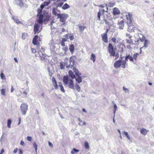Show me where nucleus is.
Returning a JSON list of instances; mask_svg holds the SVG:
<instances>
[{"instance_id": "f257e3e1", "label": "nucleus", "mask_w": 154, "mask_h": 154, "mask_svg": "<svg viewBox=\"0 0 154 154\" xmlns=\"http://www.w3.org/2000/svg\"><path fill=\"white\" fill-rule=\"evenodd\" d=\"M74 62V59L73 57H71L69 60L67 58H65L64 64L66 66L67 68H71L73 66Z\"/></svg>"}, {"instance_id": "f03ea898", "label": "nucleus", "mask_w": 154, "mask_h": 154, "mask_svg": "<svg viewBox=\"0 0 154 154\" xmlns=\"http://www.w3.org/2000/svg\"><path fill=\"white\" fill-rule=\"evenodd\" d=\"M28 110V105L26 103H23L21 104L20 106V110L23 115H25L26 114V112Z\"/></svg>"}, {"instance_id": "7ed1b4c3", "label": "nucleus", "mask_w": 154, "mask_h": 154, "mask_svg": "<svg viewBox=\"0 0 154 154\" xmlns=\"http://www.w3.org/2000/svg\"><path fill=\"white\" fill-rule=\"evenodd\" d=\"M68 15L67 14H60L58 17L57 18L60 19V21L63 23V25H65V22L66 19L68 17Z\"/></svg>"}, {"instance_id": "20e7f679", "label": "nucleus", "mask_w": 154, "mask_h": 154, "mask_svg": "<svg viewBox=\"0 0 154 154\" xmlns=\"http://www.w3.org/2000/svg\"><path fill=\"white\" fill-rule=\"evenodd\" d=\"M108 50L111 56H115V52L114 50L113 47L111 43H109V44Z\"/></svg>"}, {"instance_id": "39448f33", "label": "nucleus", "mask_w": 154, "mask_h": 154, "mask_svg": "<svg viewBox=\"0 0 154 154\" xmlns=\"http://www.w3.org/2000/svg\"><path fill=\"white\" fill-rule=\"evenodd\" d=\"M40 12L39 13H38V14L37 15V16H38V19L37 20V21L38 23L40 24H42L44 20V17L43 16L42 14H40V13L42 12V11L41 10H40Z\"/></svg>"}, {"instance_id": "423d86ee", "label": "nucleus", "mask_w": 154, "mask_h": 154, "mask_svg": "<svg viewBox=\"0 0 154 154\" xmlns=\"http://www.w3.org/2000/svg\"><path fill=\"white\" fill-rule=\"evenodd\" d=\"M132 16V15L130 14V13H128V15H126L127 19L128 20L127 23L128 26V25H131L132 24V23L131 19Z\"/></svg>"}, {"instance_id": "0eeeda50", "label": "nucleus", "mask_w": 154, "mask_h": 154, "mask_svg": "<svg viewBox=\"0 0 154 154\" xmlns=\"http://www.w3.org/2000/svg\"><path fill=\"white\" fill-rule=\"evenodd\" d=\"M122 57H121V59L119 60L116 61L114 64V66L116 68H119L122 65Z\"/></svg>"}, {"instance_id": "6e6552de", "label": "nucleus", "mask_w": 154, "mask_h": 154, "mask_svg": "<svg viewBox=\"0 0 154 154\" xmlns=\"http://www.w3.org/2000/svg\"><path fill=\"white\" fill-rule=\"evenodd\" d=\"M39 25L36 23H35L34 25V34H35L36 33H38L40 32L38 30V29L39 27Z\"/></svg>"}, {"instance_id": "1a4fd4ad", "label": "nucleus", "mask_w": 154, "mask_h": 154, "mask_svg": "<svg viewBox=\"0 0 154 154\" xmlns=\"http://www.w3.org/2000/svg\"><path fill=\"white\" fill-rule=\"evenodd\" d=\"M108 31L107 30L106 33H103L102 35V37L103 40L105 43H107L108 42L107 33Z\"/></svg>"}, {"instance_id": "9d476101", "label": "nucleus", "mask_w": 154, "mask_h": 154, "mask_svg": "<svg viewBox=\"0 0 154 154\" xmlns=\"http://www.w3.org/2000/svg\"><path fill=\"white\" fill-rule=\"evenodd\" d=\"M149 44V42L148 40L147 39H146L145 40L143 46L141 48H140V53H141V49L143 48H144L145 49H146V48H147L148 47Z\"/></svg>"}, {"instance_id": "9b49d317", "label": "nucleus", "mask_w": 154, "mask_h": 154, "mask_svg": "<svg viewBox=\"0 0 154 154\" xmlns=\"http://www.w3.org/2000/svg\"><path fill=\"white\" fill-rule=\"evenodd\" d=\"M69 79L67 76H65L63 78V81L64 83V85H67L69 82Z\"/></svg>"}, {"instance_id": "f8f14e48", "label": "nucleus", "mask_w": 154, "mask_h": 154, "mask_svg": "<svg viewBox=\"0 0 154 154\" xmlns=\"http://www.w3.org/2000/svg\"><path fill=\"white\" fill-rule=\"evenodd\" d=\"M15 3L20 7H23V2L22 0H14Z\"/></svg>"}, {"instance_id": "ddd939ff", "label": "nucleus", "mask_w": 154, "mask_h": 154, "mask_svg": "<svg viewBox=\"0 0 154 154\" xmlns=\"http://www.w3.org/2000/svg\"><path fill=\"white\" fill-rule=\"evenodd\" d=\"M69 87L72 89H74V85L72 79H69L68 83Z\"/></svg>"}, {"instance_id": "4468645a", "label": "nucleus", "mask_w": 154, "mask_h": 154, "mask_svg": "<svg viewBox=\"0 0 154 154\" xmlns=\"http://www.w3.org/2000/svg\"><path fill=\"white\" fill-rule=\"evenodd\" d=\"M124 22L123 20H121L119 22L118 24L119 26V29H123L124 25Z\"/></svg>"}, {"instance_id": "2eb2a0df", "label": "nucleus", "mask_w": 154, "mask_h": 154, "mask_svg": "<svg viewBox=\"0 0 154 154\" xmlns=\"http://www.w3.org/2000/svg\"><path fill=\"white\" fill-rule=\"evenodd\" d=\"M113 14L115 16L119 15L120 14V11L118 8H115L113 11Z\"/></svg>"}, {"instance_id": "dca6fc26", "label": "nucleus", "mask_w": 154, "mask_h": 154, "mask_svg": "<svg viewBox=\"0 0 154 154\" xmlns=\"http://www.w3.org/2000/svg\"><path fill=\"white\" fill-rule=\"evenodd\" d=\"M38 35H35L34 36L32 40V43L34 45H37L38 43Z\"/></svg>"}, {"instance_id": "f3484780", "label": "nucleus", "mask_w": 154, "mask_h": 154, "mask_svg": "<svg viewBox=\"0 0 154 154\" xmlns=\"http://www.w3.org/2000/svg\"><path fill=\"white\" fill-rule=\"evenodd\" d=\"M52 81L53 84V85L55 89H57L58 88V85L57 84V82L55 78L53 77L52 78Z\"/></svg>"}, {"instance_id": "a211bd4d", "label": "nucleus", "mask_w": 154, "mask_h": 154, "mask_svg": "<svg viewBox=\"0 0 154 154\" xmlns=\"http://www.w3.org/2000/svg\"><path fill=\"white\" fill-rule=\"evenodd\" d=\"M77 26L79 29L80 32L82 33L83 32L84 29L86 28V26H82L81 24H80L78 25Z\"/></svg>"}, {"instance_id": "6ab92c4d", "label": "nucleus", "mask_w": 154, "mask_h": 154, "mask_svg": "<svg viewBox=\"0 0 154 154\" xmlns=\"http://www.w3.org/2000/svg\"><path fill=\"white\" fill-rule=\"evenodd\" d=\"M75 48L74 45L73 44H71L69 45V50L71 54H72L74 51Z\"/></svg>"}, {"instance_id": "aec40b11", "label": "nucleus", "mask_w": 154, "mask_h": 154, "mask_svg": "<svg viewBox=\"0 0 154 154\" xmlns=\"http://www.w3.org/2000/svg\"><path fill=\"white\" fill-rule=\"evenodd\" d=\"M73 70L74 72H75V74L77 76H79L81 75L79 71L75 67H73Z\"/></svg>"}, {"instance_id": "412c9836", "label": "nucleus", "mask_w": 154, "mask_h": 154, "mask_svg": "<svg viewBox=\"0 0 154 154\" xmlns=\"http://www.w3.org/2000/svg\"><path fill=\"white\" fill-rule=\"evenodd\" d=\"M112 103L113 104V107L114 108V109L113 110V113L114 114V117L116 111L118 109V107L114 101H112Z\"/></svg>"}, {"instance_id": "4be33fe9", "label": "nucleus", "mask_w": 154, "mask_h": 154, "mask_svg": "<svg viewBox=\"0 0 154 154\" xmlns=\"http://www.w3.org/2000/svg\"><path fill=\"white\" fill-rule=\"evenodd\" d=\"M125 59L127 61L128 59H129V60L133 62L134 59L133 57L130 55H128L127 56H126L125 57Z\"/></svg>"}, {"instance_id": "5701e85b", "label": "nucleus", "mask_w": 154, "mask_h": 154, "mask_svg": "<svg viewBox=\"0 0 154 154\" xmlns=\"http://www.w3.org/2000/svg\"><path fill=\"white\" fill-rule=\"evenodd\" d=\"M52 12L53 15L55 16H57V17L59 16V15L60 14H58L57 13V9L54 8H52Z\"/></svg>"}, {"instance_id": "b1692460", "label": "nucleus", "mask_w": 154, "mask_h": 154, "mask_svg": "<svg viewBox=\"0 0 154 154\" xmlns=\"http://www.w3.org/2000/svg\"><path fill=\"white\" fill-rule=\"evenodd\" d=\"M123 134H124L126 137H127V138L131 142H132V141L131 140V138L130 137L128 133L126 131H123L122 133Z\"/></svg>"}, {"instance_id": "393cba45", "label": "nucleus", "mask_w": 154, "mask_h": 154, "mask_svg": "<svg viewBox=\"0 0 154 154\" xmlns=\"http://www.w3.org/2000/svg\"><path fill=\"white\" fill-rule=\"evenodd\" d=\"M68 74H69V76H70L72 79H73L75 78V75H74L72 72L71 70H69V71Z\"/></svg>"}, {"instance_id": "a878e982", "label": "nucleus", "mask_w": 154, "mask_h": 154, "mask_svg": "<svg viewBox=\"0 0 154 154\" xmlns=\"http://www.w3.org/2000/svg\"><path fill=\"white\" fill-rule=\"evenodd\" d=\"M148 131V130H146L145 129L143 128L140 130V133L143 135H146Z\"/></svg>"}, {"instance_id": "bb28decb", "label": "nucleus", "mask_w": 154, "mask_h": 154, "mask_svg": "<svg viewBox=\"0 0 154 154\" xmlns=\"http://www.w3.org/2000/svg\"><path fill=\"white\" fill-rule=\"evenodd\" d=\"M128 31L130 32L134 31V27L132 25H128Z\"/></svg>"}, {"instance_id": "cd10ccee", "label": "nucleus", "mask_w": 154, "mask_h": 154, "mask_svg": "<svg viewBox=\"0 0 154 154\" xmlns=\"http://www.w3.org/2000/svg\"><path fill=\"white\" fill-rule=\"evenodd\" d=\"M77 76V78H76L75 77V79L76 81L78 83H80L82 81V77L80 76V75Z\"/></svg>"}, {"instance_id": "c85d7f7f", "label": "nucleus", "mask_w": 154, "mask_h": 154, "mask_svg": "<svg viewBox=\"0 0 154 154\" xmlns=\"http://www.w3.org/2000/svg\"><path fill=\"white\" fill-rule=\"evenodd\" d=\"M12 18L14 22L17 24L21 23V22L19 20L15 17H12Z\"/></svg>"}, {"instance_id": "c756f323", "label": "nucleus", "mask_w": 154, "mask_h": 154, "mask_svg": "<svg viewBox=\"0 0 154 154\" xmlns=\"http://www.w3.org/2000/svg\"><path fill=\"white\" fill-rule=\"evenodd\" d=\"M129 39H126V43L128 44H130V45L132 44L133 43V40L131 39V36H129Z\"/></svg>"}, {"instance_id": "7c9ffc66", "label": "nucleus", "mask_w": 154, "mask_h": 154, "mask_svg": "<svg viewBox=\"0 0 154 154\" xmlns=\"http://www.w3.org/2000/svg\"><path fill=\"white\" fill-rule=\"evenodd\" d=\"M69 6L66 3L62 7V8L63 10H66L69 8Z\"/></svg>"}, {"instance_id": "2f4dec72", "label": "nucleus", "mask_w": 154, "mask_h": 154, "mask_svg": "<svg viewBox=\"0 0 154 154\" xmlns=\"http://www.w3.org/2000/svg\"><path fill=\"white\" fill-rule=\"evenodd\" d=\"M104 21H105L106 24L107 26L108 25L109 27L111 26L112 24L109 21V20H104Z\"/></svg>"}, {"instance_id": "473e14b6", "label": "nucleus", "mask_w": 154, "mask_h": 154, "mask_svg": "<svg viewBox=\"0 0 154 154\" xmlns=\"http://www.w3.org/2000/svg\"><path fill=\"white\" fill-rule=\"evenodd\" d=\"M59 85L60 88V90L63 93H64L65 92V91L64 89L63 86L62 85V83L61 82L59 83Z\"/></svg>"}, {"instance_id": "72a5a7b5", "label": "nucleus", "mask_w": 154, "mask_h": 154, "mask_svg": "<svg viewBox=\"0 0 154 154\" xmlns=\"http://www.w3.org/2000/svg\"><path fill=\"white\" fill-rule=\"evenodd\" d=\"M1 94L2 95L5 96L6 95V90L5 88L2 89L1 90Z\"/></svg>"}, {"instance_id": "f704fd0d", "label": "nucleus", "mask_w": 154, "mask_h": 154, "mask_svg": "<svg viewBox=\"0 0 154 154\" xmlns=\"http://www.w3.org/2000/svg\"><path fill=\"white\" fill-rule=\"evenodd\" d=\"M69 38L71 41H72L74 39V36L73 33H70L69 35Z\"/></svg>"}, {"instance_id": "c9c22d12", "label": "nucleus", "mask_w": 154, "mask_h": 154, "mask_svg": "<svg viewBox=\"0 0 154 154\" xmlns=\"http://www.w3.org/2000/svg\"><path fill=\"white\" fill-rule=\"evenodd\" d=\"M79 151V150L75 148H73V149L71 151V153L72 154H74L76 152H77Z\"/></svg>"}, {"instance_id": "e433bc0d", "label": "nucleus", "mask_w": 154, "mask_h": 154, "mask_svg": "<svg viewBox=\"0 0 154 154\" xmlns=\"http://www.w3.org/2000/svg\"><path fill=\"white\" fill-rule=\"evenodd\" d=\"M115 4V2L114 1H111L109 2L108 6L110 7L113 6Z\"/></svg>"}, {"instance_id": "4c0bfd02", "label": "nucleus", "mask_w": 154, "mask_h": 154, "mask_svg": "<svg viewBox=\"0 0 154 154\" xmlns=\"http://www.w3.org/2000/svg\"><path fill=\"white\" fill-rule=\"evenodd\" d=\"M75 88L78 92H80V88L77 83L76 84L75 86Z\"/></svg>"}, {"instance_id": "58836bf2", "label": "nucleus", "mask_w": 154, "mask_h": 154, "mask_svg": "<svg viewBox=\"0 0 154 154\" xmlns=\"http://www.w3.org/2000/svg\"><path fill=\"white\" fill-rule=\"evenodd\" d=\"M139 56V54L138 53H136L134 54L133 58L135 60H136L137 57Z\"/></svg>"}, {"instance_id": "ea45409f", "label": "nucleus", "mask_w": 154, "mask_h": 154, "mask_svg": "<svg viewBox=\"0 0 154 154\" xmlns=\"http://www.w3.org/2000/svg\"><path fill=\"white\" fill-rule=\"evenodd\" d=\"M11 119H9L8 120L7 126L8 128H11Z\"/></svg>"}, {"instance_id": "a19ab883", "label": "nucleus", "mask_w": 154, "mask_h": 154, "mask_svg": "<svg viewBox=\"0 0 154 154\" xmlns=\"http://www.w3.org/2000/svg\"><path fill=\"white\" fill-rule=\"evenodd\" d=\"M62 49L64 51L65 53H66L68 50V48L67 46H64L62 48Z\"/></svg>"}, {"instance_id": "79ce46f5", "label": "nucleus", "mask_w": 154, "mask_h": 154, "mask_svg": "<svg viewBox=\"0 0 154 154\" xmlns=\"http://www.w3.org/2000/svg\"><path fill=\"white\" fill-rule=\"evenodd\" d=\"M33 146L35 149V152H36L37 149V145L35 142H34L33 143Z\"/></svg>"}, {"instance_id": "37998d69", "label": "nucleus", "mask_w": 154, "mask_h": 154, "mask_svg": "<svg viewBox=\"0 0 154 154\" xmlns=\"http://www.w3.org/2000/svg\"><path fill=\"white\" fill-rule=\"evenodd\" d=\"M91 59L94 62H95V56L94 54H91Z\"/></svg>"}, {"instance_id": "c03bdc74", "label": "nucleus", "mask_w": 154, "mask_h": 154, "mask_svg": "<svg viewBox=\"0 0 154 154\" xmlns=\"http://www.w3.org/2000/svg\"><path fill=\"white\" fill-rule=\"evenodd\" d=\"M126 61H127L125 59V60H123V61L122 62V67H123L124 68H125V64H126Z\"/></svg>"}, {"instance_id": "a18cd8bd", "label": "nucleus", "mask_w": 154, "mask_h": 154, "mask_svg": "<svg viewBox=\"0 0 154 154\" xmlns=\"http://www.w3.org/2000/svg\"><path fill=\"white\" fill-rule=\"evenodd\" d=\"M85 146L86 149H88L89 148V146L88 143L87 142L85 143Z\"/></svg>"}, {"instance_id": "49530a36", "label": "nucleus", "mask_w": 154, "mask_h": 154, "mask_svg": "<svg viewBox=\"0 0 154 154\" xmlns=\"http://www.w3.org/2000/svg\"><path fill=\"white\" fill-rule=\"evenodd\" d=\"M101 10H99V12L97 14V17H98V20H100V16L101 15Z\"/></svg>"}, {"instance_id": "de8ad7c7", "label": "nucleus", "mask_w": 154, "mask_h": 154, "mask_svg": "<svg viewBox=\"0 0 154 154\" xmlns=\"http://www.w3.org/2000/svg\"><path fill=\"white\" fill-rule=\"evenodd\" d=\"M38 54L39 55V56L41 57H42L44 55L43 53H42V52L41 51H38Z\"/></svg>"}, {"instance_id": "09e8293b", "label": "nucleus", "mask_w": 154, "mask_h": 154, "mask_svg": "<svg viewBox=\"0 0 154 154\" xmlns=\"http://www.w3.org/2000/svg\"><path fill=\"white\" fill-rule=\"evenodd\" d=\"M123 90L125 93H129V90L127 88H125L124 87L123 88Z\"/></svg>"}, {"instance_id": "8fccbe9b", "label": "nucleus", "mask_w": 154, "mask_h": 154, "mask_svg": "<svg viewBox=\"0 0 154 154\" xmlns=\"http://www.w3.org/2000/svg\"><path fill=\"white\" fill-rule=\"evenodd\" d=\"M27 35V34L26 33H23L22 34V38L23 39H25L26 38V36Z\"/></svg>"}, {"instance_id": "3c124183", "label": "nucleus", "mask_w": 154, "mask_h": 154, "mask_svg": "<svg viewBox=\"0 0 154 154\" xmlns=\"http://www.w3.org/2000/svg\"><path fill=\"white\" fill-rule=\"evenodd\" d=\"M50 3V2H44L43 4L45 6H47Z\"/></svg>"}, {"instance_id": "603ef678", "label": "nucleus", "mask_w": 154, "mask_h": 154, "mask_svg": "<svg viewBox=\"0 0 154 154\" xmlns=\"http://www.w3.org/2000/svg\"><path fill=\"white\" fill-rule=\"evenodd\" d=\"M49 45H51V47H52L53 48H55V46L54 45V44L53 43H51V42H50L49 43Z\"/></svg>"}, {"instance_id": "864d4df0", "label": "nucleus", "mask_w": 154, "mask_h": 154, "mask_svg": "<svg viewBox=\"0 0 154 154\" xmlns=\"http://www.w3.org/2000/svg\"><path fill=\"white\" fill-rule=\"evenodd\" d=\"M4 74L2 73L1 74V75H0V77H1V79H5V77H4Z\"/></svg>"}, {"instance_id": "5fc2aeb1", "label": "nucleus", "mask_w": 154, "mask_h": 154, "mask_svg": "<svg viewBox=\"0 0 154 154\" xmlns=\"http://www.w3.org/2000/svg\"><path fill=\"white\" fill-rule=\"evenodd\" d=\"M63 4V3H58L57 5V7H61L62 6Z\"/></svg>"}, {"instance_id": "6e6d98bb", "label": "nucleus", "mask_w": 154, "mask_h": 154, "mask_svg": "<svg viewBox=\"0 0 154 154\" xmlns=\"http://www.w3.org/2000/svg\"><path fill=\"white\" fill-rule=\"evenodd\" d=\"M45 7V6L43 4L41 5H40V8H41V9L40 10H42V9L44 8ZM40 9L38 10V11H39V12H40Z\"/></svg>"}, {"instance_id": "4d7b16f0", "label": "nucleus", "mask_w": 154, "mask_h": 154, "mask_svg": "<svg viewBox=\"0 0 154 154\" xmlns=\"http://www.w3.org/2000/svg\"><path fill=\"white\" fill-rule=\"evenodd\" d=\"M60 68L61 69H64V65L62 63L60 64Z\"/></svg>"}, {"instance_id": "13d9d810", "label": "nucleus", "mask_w": 154, "mask_h": 154, "mask_svg": "<svg viewBox=\"0 0 154 154\" xmlns=\"http://www.w3.org/2000/svg\"><path fill=\"white\" fill-rule=\"evenodd\" d=\"M145 37L143 36L141 38H140L141 42H143L144 41L145 42Z\"/></svg>"}, {"instance_id": "bf43d9fd", "label": "nucleus", "mask_w": 154, "mask_h": 154, "mask_svg": "<svg viewBox=\"0 0 154 154\" xmlns=\"http://www.w3.org/2000/svg\"><path fill=\"white\" fill-rule=\"evenodd\" d=\"M32 139V138L31 137L28 136L27 137V140L29 141H31Z\"/></svg>"}, {"instance_id": "052dcab7", "label": "nucleus", "mask_w": 154, "mask_h": 154, "mask_svg": "<svg viewBox=\"0 0 154 154\" xmlns=\"http://www.w3.org/2000/svg\"><path fill=\"white\" fill-rule=\"evenodd\" d=\"M116 38H112V41L114 42L115 43L116 42Z\"/></svg>"}, {"instance_id": "680f3d73", "label": "nucleus", "mask_w": 154, "mask_h": 154, "mask_svg": "<svg viewBox=\"0 0 154 154\" xmlns=\"http://www.w3.org/2000/svg\"><path fill=\"white\" fill-rule=\"evenodd\" d=\"M20 144L22 146H24L25 145V143L22 140H21L20 143Z\"/></svg>"}, {"instance_id": "e2e57ef3", "label": "nucleus", "mask_w": 154, "mask_h": 154, "mask_svg": "<svg viewBox=\"0 0 154 154\" xmlns=\"http://www.w3.org/2000/svg\"><path fill=\"white\" fill-rule=\"evenodd\" d=\"M69 34H66V35H65L64 36V37H65V38L67 39H68V38H69Z\"/></svg>"}, {"instance_id": "0e129e2a", "label": "nucleus", "mask_w": 154, "mask_h": 154, "mask_svg": "<svg viewBox=\"0 0 154 154\" xmlns=\"http://www.w3.org/2000/svg\"><path fill=\"white\" fill-rule=\"evenodd\" d=\"M48 145L49 146L52 147L53 146V145L50 142H48Z\"/></svg>"}, {"instance_id": "69168bd1", "label": "nucleus", "mask_w": 154, "mask_h": 154, "mask_svg": "<svg viewBox=\"0 0 154 154\" xmlns=\"http://www.w3.org/2000/svg\"><path fill=\"white\" fill-rule=\"evenodd\" d=\"M49 18L48 17L46 16V17L44 18V21L48 20H49Z\"/></svg>"}, {"instance_id": "338daca9", "label": "nucleus", "mask_w": 154, "mask_h": 154, "mask_svg": "<svg viewBox=\"0 0 154 154\" xmlns=\"http://www.w3.org/2000/svg\"><path fill=\"white\" fill-rule=\"evenodd\" d=\"M66 41V38H63L62 39V41L61 42H65Z\"/></svg>"}, {"instance_id": "774afa93", "label": "nucleus", "mask_w": 154, "mask_h": 154, "mask_svg": "<svg viewBox=\"0 0 154 154\" xmlns=\"http://www.w3.org/2000/svg\"><path fill=\"white\" fill-rule=\"evenodd\" d=\"M17 150H18L17 148H15L14 149V153H16L17 151Z\"/></svg>"}]
</instances>
